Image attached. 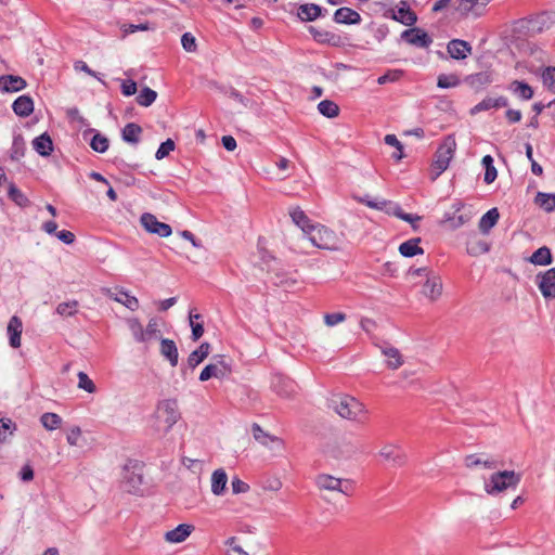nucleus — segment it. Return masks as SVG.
<instances>
[{
	"label": "nucleus",
	"instance_id": "c9c22d12",
	"mask_svg": "<svg viewBox=\"0 0 555 555\" xmlns=\"http://www.w3.org/2000/svg\"><path fill=\"white\" fill-rule=\"evenodd\" d=\"M141 133L142 128L140 125L135 122H129L124 127L121 131V138L127 143L138 144L140 141Z\"/></svg>",
	"mask_w": 555,
	"mask_h": 555
},
{
	"label": "nucleus",
	"instance_id": "c756f323",
	"mask_svg": "<svg viewBox=\"0 0 555 555\" xmlns=\"http://www.w3.org/2000/svg\"><path fill=\"white\" fill-rule=\"evenodd\" d=\"M160 354L169 361L171 366H176L178 364V348L172 339H160Z\"/></svg>",
	"mask_w": 555,
	"mask_h": 555
},
{
	"label": "nucleus",
	"instance_id": "cd10ccee",
	"mask_svg": "<svg viewBox=\"0 0 555 555\" xmlns=\"http://www.w3.org/2000/svg\"><path fill=\"white\" fill-rule=\"evenodd\" d=\"M12 109L20 117H28L34 112V101L29 95H21L13 102Z\"/></svg>",
	"mask_w": 555,
	"mask_h": 555
},
{
	"label": "nucleus",
	"instance_id": "8fccbe9b",
	"mask_svg": "<svg viewBox=\"0 0 555 555\" xmlns=\"http://www.w3.org/2000/svg\"><path fill=\"white\" fill-rule=\"evenodd\" d=\"M128 326L135 341L143 343L147 340L145 330L143 328L141 322L138 319L133 318L128 320Z\"/></svg>",
	"mask_w": 555,
	"mask_h": 555
},
{
	"label": "nucleus",
	"instance_id": "e2e57ef3",
	"mask_svg": "<svg viewBox=\"0 0 555 555\" xmlns=\"http://www.w3.org/2000/svg\"><path fill=\"white\" fill-rule=\"evenodd\" d=\"M490 249L489 247V244L485 241H478L477 243H475L474 245L467 247V253L470 255V256H477V255H480V254H486L488 253Z\"/></svg>",
	"mask_w": 555,
	"mask_h": 555
},
{
	"label": "nucleus",
	"instance_id": "6e6552de",
	"mask_svg": "<svg viewBox=\"0 0 555 555\" xmlns=\"http://www.w3.org/2000/svg\"><path fill=\"white\" fill-rule=\"evenodd\" d=\"M156 417L165 424L164 430L169 431L180 417L177 401L167 399L159 402Z\"/></svg>",
	"mask_w": 555,
	"mask_h": 555
},
{
	"label": "nucleus",
	"instance_id": "0e129e2a",
	"mask_svg": "<svg viewBox=\"0 0 555 555\" xmlns=\"http://www.w3.org/2000/svg\"><path fill=\"white\" fill-rule=\"evenodd\" d=\"M181 43L183 49L188 52H194L197 48L195 37L191 33L182 35Z\"/></svg>",
	"mask_w": 555,
	"mask_h": 555
},
{
	"label": "nucleus",
	"instance_id": "393cba45",
	"mask_svg": "<svg viewBox=\"0 0 555 555\" xmlns=\"http://www.w3.org/2000/svg\"><path fill=\"white\" fill-rule=\"evenodd\" d=\"M34 150L43 157L50 156L53 152V141L48 132H43L33 140Z\"/></svg>",
	"mask_w": 555,
	"mask_h": 555
},
{
	"label": "nucleus",
	"instance_id": "de8ad7c7",
	"mask_svg": "<svg viewBox=\"0 0 555 555\" xmlns=\"http://www.w3.org/2000/svg\"><path fill=\"white\" fill-rule=\"evenodd\" d=\"M157 98V92L149 87H144L138 94L135 101L139 105L149 107Z\"/></svg>",
	"mask_w": 555,
	"mask_h": 555
},
{
	"label": "nucleus",
	"instance_id": "4be33fe9",
	"mask_svg": "<svg viewBox=\"0 0 555 555\" xmlns=\"http://www.w3.org/2000/svg\"><path fill=\"white\" fill-rule=\"evenodd\" d=\"M482 454H468L464 459V464L467 468H474L476 466H483L486 469H495L500 466V462L494 459H483Z\"/></svg>",
	"mask_w": 555,
	"mask_h": 555
},
{
	"label": "nucleus",
	"instance_id": "dca6fc26",
	"mask_svg": "<svg viewBox=\"0 0 555 555\" xmlns=\"http://www.w3.org/2000/svg\"><path fill=\"white\" fill-rule=\"evenodd\" d=\"M333 20L337 24L357 25L360 24L361 15L353 9L343 7L335 11Z\"/></svg>",
	"mask_w": 555,
	"mask_h": 555
},
{
	"label": "nucleus",
	"instance_id": "f03ea898",
	"mask_svg": "<svg viewBox=\"0 0 555 555\" xmlns=\"http://www.w3.org/2000/svg\"><path fill=\"white\" fill-rule=\"evenodd\" d=\"M521 481V474L515 470H500L485 480V491L496 495L508 489L515 490Z\"/></svg>",
	"mask_w": 555,
	"mask_h": 555
},
{
	"label": "nucleus",
	"instance_id": "79ce46f5",
	"mask_svg": "<svg viewBox=\"0 0 555 555\" xmlns=\"http://www.w3.org/2000/svg\"><path fill=\"white\" fill-rule=\"evenodd\" d=\"M8 195L20 207H27L30 204L28 197L14 183H10Z\"/></svg>",
	"mask_w": 555,
	"mask_h": 555
},
{
	"label": "nucleus",
	"instance_id": "37998d69",
	"mask_svg": "<svg viewBox=\"0 0 555 555\" xmlns=\"http://www.w3.org/2000/svg\"><path fill=\"white\" fill-rule=\"evenodd\" d=\"M90 132H94V135L90 141L91 149L96 153H105L109 146L108 139L93 129H91Z\"/></svg>",
	"mask_w": 555,
	"mask_h": 555
},
{
	"label": "nucleus",
	"instance_id": "a211bd4d",
	"mask_svg": "<svg viewBox=\"0 0 555 555\" xmlns=\"http://www.w3.org/2000/svg\"><path fill=\"white\" fill-rule=\"evenodd\" d=\"M23 332V323L22 320L13 315L7 327V333L9 336V344L12 348H18L21 346V336Z\"/></svg>",
	"mask_w": 555,
	"mask_h": 555
},
{
	"label": "nucleus",
	"instance_id": "0eeeda50",
	"mask_svg": "<svg viewBox=\"0 0 555 555\" xmlns=\"http://www.w3.org/2000/svg\"><path fill=\"white\" fill-rule=\"evenodd\" d=\"M212 359L215 362L207 364L202 370V372L199 374L201 382H206V380L210 379L211 377L222 379V378L228 377L231 374L232 369H231L230 363L227 361L225 356L218 354V356H215Z\"/></svg>",
	"mask_w": 555,
	"mask_h": 555
},
{
	"label": "nucleus",
	"instance_id": "3c124183",
	"mask_svg": "<svg viewBox=\"0 0 555 555\" xmlns=\"http://www.w3.org/2000/svg\"><path fill=\"white\" fill-rule=\"evenodd\" d=\"M25 142L22 134L14 135L10 157L13 160H18L25 154Z\"/></svg>",
	"mask_w": 555,
	"mask_h": 555
},
{
	"label": "nucleus",
	"instance_id": "72a5a7b5",
	"mask_svg": "<svg viewBox=\"0 0 555 555\" xmlns=\"http://www.w3.org/2000/svg\"><path fill=\"white\" fill-rule=\"evenodd\" d=\"M500 214L498 208L489 209L479 220L478 228L481 233L487 234L499 221Z\"/></svg>",
	"mask_w": 555,
	"mask_h": 555
},
{
	"label": "nucleus",
	"instance_id": "412c9836",
	"mask_svg": "<svg viewBox=\"0 0 555 555\" xmlns=\"http://www.w3.org/2000/svg\"><path fill=\"white\" fill-rule=\"evenodd\" d=\"M327 12L326 9H323L322 7L314 4V3H306L301 4L298 8V17L304 22H312L317 20L318 17L323 16Z\"/></svg>",
	"mask_w": 555,
	"mask_h": 555
},
{
	"label": "nucleus",
	"instance_id": "4c0bfd02",
	"mask_svg": "<svg viewBox=\"0 0 555 555\" xmlns=\"http://www.w3.org/2000/svg\"><path fill=\"white\" fill-rule=\"evenodd\" d=\"M293 222L304 232L309 233L314 225L310 223V219L300 207H295L289 211Z\"/></svg>",
	"mask_w": 555,
	"mask_h": 555
},
{
	"label": "nucleus",
	"instance_id": "5701e85b",
	"mask_svg": "<svg viewBox=\"0 0 555 555\" xmlns=\"http://www.w3.org/2000/svg\"><path fill=\"white\" fill-rule=\"evenodd\" d=\"M27 86L24 78L14 75H3L0 77V89L4 92H17Z\"/></svg>",
	"mask_w": 555,
	"mask_h": 555
},
{
	"label": "nucleus",
	"instance_id": "052dcab7",
	"mask_svg": "<svg viewBox=\"0 0 555 555\" xmlns=\"http://www.w3.org/2000/svg\"><path fill=\"white\" fill-rule=\"evenodd\" d=\"M454 9L461 17H467L473 14L472 0H457Z\"/></svg>",
	"mask_w": 555,
	"mask_h": 555
},
{
	"label": "nucleus",
	"instance_id": "9d476101",
	"mask_svg": "<svg viewBox=\"0 0 555 555\" xmlns=\"http://www.w3.org/2000/svg\"><path fill=\"white\" fill-rule=\"evenodd\" d=\"M535 282L542 296L546 300L555 299V268L537 274Z\"/></svg>",
	"mask_w": 555,
	"mask_h": 555
},
{
	"label": "nucleus",
	"instance_id": "58836bf2",
	"mask_svg": "<svg viewBox=\"0 0 555 555\" xmlns=\"http://www.w3.org/2000/svg\"><path fill=\"white\" fill-rule=\"evenodd\" d=\"M508 89L521 100H530L533 96V89L525 81L514 80Z\"/></svg>",
	"mask_w": 555,
	"mask_h": 555
},
{
	"label": "nucleus",
	"instance_id": "c03bdc74",
	"mask_svg": "<svg viewBox=\"0 0 555 555\" xmlns=\"http://www.w3.org/2000/svg\"><path fill=\"white\" fill-rule=\"evenodd\" d=\"M202 319H203L202 314L195 313L193 310L190 311L189 321H190V326L192 330V339L194 341L198 340L204 334L203 323H195V320H202Z\"/></svg>",
	"mask_w": 555,
	"mask_h": 555
},
{
	"label": "nucleus",
	"instance_id": "bf43d9fd",
	"mask_svg": "<svg viewBox=\"0 0 555 555\" xmlns=\"http://www.w3.org/2000/svg\"><path fill=\"white\" fill-rule=\"evenodd\" d=\"M221 91H223L224 94L228 95L229 98H231V99L237 101L238 103H241L243 106H245V107L248 106L249 100L247 98H245L235 88H233V87H229L228 89L221 88Z\"/></svg>",
	"mask_w": 555,
	"mask_h": 555
},
{
	"label": "nucleus",
	"instance_id": "ddd939ff",
	"mask_svg": "<svg viewBox=\"0 0 555 555\" xmlns=\"http://www.w3.org/2000/svg\"><path fill=\"white\" fill-rule=\"evenodd\" d=\"M379 455L384 460L391 462L393 466H402L406 461L404 452L398 446L395 444L384 446L379 451Z\"/></svg>",
	"mask_w": 555,
	"mask_h": 555
},
{
	"label": "nucleus",
	"instance_id": "b1692460",
	"mask_svg": "<svg viewBox=\"0 0 555 555\" xmlns=\"http://www.w3.org/2000/svg\"><path fill=\"white\" fill-rule=\"evenodd\" d=\"M315 482L320 489H325L330 491H339L344 494H348V491L343 489V480L339 478H335L331 475L322 474L319 475L315 479Z\"/></svg>",
	"mask_w": 555,
	"mask_h": 555
},
{
	"label": "nucleus",
	"instance_id": "6e6d98bb",
	"mask_svg": "<svg viewBox=\"0 0 555 555\" xmlns=\"http://www.w3.org/2000/svg\"><path fill=\"white\" fill-rule=\"evenodd\" d=\"M176 147L175 141L172 139H167L165 142H163L158 150L155 153L156 159L160 160L169 155L170 152H172Z\"/></svg>",
	"mask_w": 555,
	"mask_h": 555
},
{
	"label": "nucleus",
	"instance_id": "6ab92c4d",
	"mask_svg": "<svg viewBox=\"0 0 555 555\" xmlns=\"http://www.w3.org/2000/svg\"><path fill=\"white\" fill-rule=\"evenodd\" d=\"M508 105L507 98L501 95L498 98H486L474 107L470 108V114L476 115L483 111H489L491 108H501L506 107Z\"/></svg>",
	"mask_w": 555,
	"mask_h": 555
},
{
	"label": "nucleus",
	"instance_id": "774afa93",
	"mask_svg": "<svg viewBox=\"0 0 555 555\" xmlns=\"http://www.w3.org/2000/svg\"><path fill=\"white\" fill-rule=\"evenodd\" d=\"M229 546V555H248L240 545L236 544V538L231 537L225 541Z\"/></svg>",
	"mask_w": 555,
	"mask_h": 555
},
{
	"label": "nucleus",
	"instance_id": "13d9d810",
	"mask_svg": "<svg viewBox=\"0 0 555 555\" xmlns=\"http://www.w3.org/2000/svg\"><path fill=\"white\" fill-rule=\"evenodd\" d=\"M78 387L86 390L89 393H93L96 389L94 383L89 378V376L85 372L78 373Z\"/></svg>",
	"mask_w": 555,
	"mask_h": 555
},
{
	"label": "nucleus",
	"instance_id": "e433bc0d",
	"mask_svg": "<svg viewBox=\"0 0 555 555\" xmlns=\"http://www.w3.org/2000/svg\"><path fill=\"white\" fill-rule=\"evenodd\" d=\"M534 266H548L553 262L551 249L547 246L538 248L529 258Z\"/></svg>",
	"mask_w": 555,
	"mask_h": 555
},
{
	"label": "nucleus",
	"instance_id": "7ed1b4c3",
	"mask_svg": "<svg viewBox=\"0 0 555 555\" xmlns=\"http://www.w3.org/2000/svg\"><path fill=\"white\" fill-rule=\"evenodd\" d=\"M143 463L128 460L122 469L121 488L124 491L135 495L143 494Z\"/></svg>",
	"mask_w": 555,
	"mask_h": 555
},
{
	"label": "nucleus",
	"instance_id": "5fc2aeb1",
	"mask_svg": "<svg viewBox=\"0 0 555 555\" xmlns=\"http://www.w3.org/2000/svg\"><path fill=\"white\" fill-rule=\"evenodd\" d=\"M78 301L77 300H69L66 302H61L56 307V313H59L62 317H72L77 313L78 309Z\"/></svg>",
	"mask_w": 555,
	"mask_h": 555
},
{
	"label": "nucleus",
	"instance_id": "49530a36",
	"mask_svg": "<svg viewBox=\"0 0 555 555\" xmlns=\"http://www.w3.org/2000/svg\"><path fill=\"white\" fill-rule=\"evenodd\" d=\"M40 422L47 430H54L62 424V417L56 413L47 412L40 416Z\"/></svg>",
	"mask_w": 555,
	"mask_h": 555
},
{
	"label": "nucleus",
	"instance_id": "9b49d317",
	"mask_svg": "<svg viewBox=\"0 0 555 555\" xmlns=\"http://www.w3.org/2000/svg\"><path fill=\"white\" fill-rule=\"evenodd\" d=\"M401 38L418 48H428L433 43V38L421 28L405 29L401 33Z\"/></svg>",
	"mask_w": 555,
	"mask_h": 555
},
{
	"label": "nucleus",
	"instance_id": "f704fd0d",
	"mask_svg": "<svg viewBox=\"0 0 555 555\" xmlns=\"http://www.w3.org/2000/svg\"><path fill=\"white\" fill-rule=\"evenodd\" d=\"M228 476L222 468L216 469L211 476V491L215 495H221L225 491Z\"/></svg>",
	"mask_w": 555,
	"mask_h": 555
},
{
	"label": "nucleus",
	"instance_id": "aec40b11",
	"mask_svg": "<svg viewBox=\"0 0 555 555\" xmlns=\"http://www.w3.org/2000/svg\"><path fill=\"white\" fill-rule=\"evenodd\" d=\"M465 83L475 91H480L489 86L492 81V74L490 72H479L465 77Z\"/></svg>",
	"mask_w": 555,
	"mask_h": 555
},
{
	"label": "nucleus",
	"instance_id": "7c9ffc66",
	"mask_svg": "<svg viewBox=\"0 0 555 555\" xmlns=\"http://www.w3.org/2000/svg\"><path fill=\"white\" fill-rule=\"evenodd\" d=\"M422 293L430 300H436L442 293V282L440 278H427L423 285Z\"/></svg>",
	"mask_w": 555,
	"mask_h": 555
},
{
	"label": "nucleus",
	"instance_id": "39448f33",
	"mask_svg": "<svg viewBox=\"0 0 555 555\" xmlns=\"http://www.w3.org/2000/svg\"><path fill=\"white\" fill-rule=\"evenodd\" d=\"M311 243L321 249L336 250L339 248V238L331 229L319 225L313 227L309 232Z\"/></svg>",
	"mask_w": 555,
	"mask_h": 555
},
{
	"label": "nucleus",
	"instance_id": "4468645a",
	"mask_svg": "<svg viewBox=\"0 0 555 555\" xmlns=\"http://www.w3.org/2000/svg\"><path fill=\"white\" fill-rule=\"evenodd\" d=\"M447 51L454 60H464L472 53V46L461 39H452L447 46Z\"/></svg>",
	"mask_w": 555,
	"mask_h": 555
},
{
	"label": "nucleus",
	"instance_id": "603ef678",
	"mask_svg": "<svg viewBox=\"0 0 555 555\" xmlns=\"http://www.w3.org/2000/svg\"><path fill=\"white\" fill-rule=\"evenodd\" d=\"M358 201L362 204H365L370 208H374L377 210H382L387 212V209H389L391 201L386 199H371L369 195H365L363 197H359Z\"/></svg>",
	"mask_w": 555,
	"mask_h": 555
},
{
	"label": "nucleus",
	"instance_id": "ea45409f",
	"mask_svg": "<svg viewBox=\"0 0 555 555\" xmlns=\"http://www.w3.org/2000/svg\"><path fill=\"white\" fill-rule=\"evenodd\" d=\"M388 215L396 216L397 218L404 220L412 224L413 229L416 227L414 225V222H417L421 220V217L417 215L406 214L402 210L400 205L391 202L389 209H387Z\"/></svg>",
	"mask_w": 555,
	"mask_h": 555
},
{
	"label": "nucleus",
	"instance_id": "f3484780",
	"mask_svg": "<svg viewBox=\"0 0 555 555\" xmlns=\"http://www.w3.org/2000/svg\"><path fill=\"white\" fill-rule=\"evenodd\" d=\"M308 30L312 38L319 43L333 47H338L341 43L340 36L332 31L318 29L314 26H309Z\"/></svg>",
	"mask_w": 555,
	"mask_h": 555
},
{
	"label": "nucleus",
	"instance_id": "20e7f679",
	"mask_svg": "<svg viewBox=\"0 0 555 555\" xmlns=\"http://www.w3.org/2000/svg\"><path fill=\"white\" fill-rule=\"evenodd\" d=\"M456 150V141L453 134L444 138L435 153V159L431 164V180H436L450 165Z\"/></svg>",
	"mask_w": 555,
	"mask_h": 555
},
{
	"label": "nucleus",
	"instance_id": "bb28decb",
	"mask_svg": "<svg viewBox=\"0 0 555 555\" xmlns=\"http://www.w3.org/2000/svg\"><path fill=\"white\" fill-rule=\"evenodd\" d=\"M382 353L388 359L387 367L390 370H397L403 364L402 354L399 349L390 346L389 344H385L380 346Z\"/></svg>",
	"mask_w": 555,
	"mask_h": 555
},
{
	"label": "nucleus",
	"instance_id": "1a4fd4ad",
	"mask_svg": "<svg viewBox=\"0 0 555 555\" xmlns=\"http://www.w3.org/2000/svg\"><path fill=\"white\" fill-rule=\"evenodd\" d=\"M140 222L147 232L157 234L160 237H167L172 233L169 224L158 221L157 218L150 212H144L140 218Z\"/></svg>",
	"mask_w": 555,
	"mask_h": 555
},
{
	"label": "nucleus",
	"instance_id": "c85d7f7f",
	"mask_svg": "<svg viewBox=\"0 0 555 555\" xmlns=\"http://www.w3.org/2000/svg\"><path fill=\"white\" fill-rule=\"evenodd\" d=\"M398 17L397 22L405 26H413L417 22V15L410 9L406 0H401L398 4Z\"/></svg>",
	"mask_w": 555,
	"mask_h": 555
},
{
	"label": "nucleus",
	"instance_id": "09e8293b",
	"mask_svg": "<svg viewBox=\"0 0 555 555\" xmlns=\"http://www.w3.org/2000/svg\"><path fill=\"white\" fill-rule=\"evenodd\" d=\"M535 202L546 212H552L555 210V194L539 192L535 196Z\"/></svg>",
	"mask_w": 555,
	"mask_h": 555
},
{
	"label": "nucleus",
	"instance_id": "338daca9",
	"mask_svg": "<svg viewBox=\"0 0 555 555\" xmlns=\"http://www.w3.org/2000/svg\"><path fill=\"white\" fill-rule=\"evenodd\" d=\"M402 75L401 70H388L377 79L378 85H385L398 80Z\"/></svg>",
	"mask_w": 555,
	"mask_h": 555
},
{
	"label": "nucleus",
	"instance_id": "f8f14e48",
	"mask_svg": "<svg viewBox=\"0 0 555 555\" xmlns=\"http://www.w3.org/2000/svg\"><path fill=\"white\" fill-rule=\"evenodd\" d=\"M273 390L283 398H291L297 392V385L291 378L275 376L272 382Z\"/></svg>",
	"mask_w": 555,
	"mask_h": 555
},
{
	"label": "nucleus",
	"instance_id": "423d86ee",
	"mask_svg": "<svg viewBox=\"0 0 555 555\" xmlns=\"http://www.w3.org/2000/svg\"><path fill=\"white\" fill-rule=\"evenodd\" d=\"M465 204L456 199L452 206L451 210L446 211L443 214V218L441 220V223L448 224L451 230H456L467 222L470 221L473 215L470 211H464Z\"/></svg>",
	"mask_w": 555,
	"mask_h": 555
},
{
	"label": "nucleus",
	"instance_id": "a18cd8bd",
	"mask_svg": "<svg viewBox=\"0 0 555 555\" xmlns=\"http://www.w3.org/2000/svg\"><path fill=\"white\" fill-rule=\"evenodd\" d=\"M318 111L320 114L327 118L337 117L339 114L338 105L331 100H323L318 104Z\"/></svg>",
	"mask_w": 555,
	"mask_h": 555
},
{
	"label": "nucleus",
	"instance_id": "473e14b6",
	"mask_svg": "<svg viewBox=\"0 0 555 555\" xmlns=\"http://www.w3.org/2000/svg\"><path fill=\"white\" fill-rule=\"evenodd\" d=\"M421 241H422L421 237H414V238H410V240L403 242L399 246V253L403 257H406V258H411L416 255H423L424 249L422 247H420V245H418L421 243Z\"/></svg>",
	"mask_w": 555,
	"mask_h": 555
},
{
	"label": "nucleus",
	"instance_id": "4d7b16f0",
	"mask_svg": "<svg viewBox=\"0 0 555 555\" xmlns=\"http://www.w3.org/2000/svg\"><path fill=\"white\" fill-rule=\"evenodd\" d=\"M542 81L552 93H555V67H547L543 70Z\"/></svg>",
	"mask_w": 555,
	"mask_h": 555
},
{
	"label": "nucleus",
	"instance_id": "680f3d73",
	"mask_svg": "<svg viewBox=\"0 0 555 555\" xmlns=\"http://www.w3.org/2000/svg\"><path fill=\"white\" fill-rule=\"evenodd\" d=\"M121 296L122 298H116V300L124 304L128 309L134 311L139 308V300L134 296L126 292H121Z\"/></svg>",
	"mask_w": 555,
	"mask_h": 555
},
{
	"label": "nucleus",
	"instance_id": "2f4dec72",
	"mask_svg": "<svg viewBox=\"0 0 555 555\" xmlns=\"http://www.w3.org/2000/svg\"><path fill=\"white\" fill-rule=\"evenodd\" d=\"M210 344L209 343H202L199 347L192 351L188 357V366L190 369H195L199 363H202L209 354L210 352Z\"/></svg>",
	"mask_w": 555,
	"mask_h": 555
},
{
	"label": "nucleus",
	"instance_id": "f257e3e1",
	"mask_svg": "<svg viewBox=\"0 0 555 555\" xmlns=\"http://www.w3.org/2000/svg\"><path fill=\"white\" fill-rule=\"evenodd\" d=\"M332 408L340 417L358 423H365L367 413L365 405L352 396L337 395L330 400Z\"/></svg>",
	"mask_w": 555,
	"mask_h": 555
},
{
	"label": "nucleus",
	"instance_id": "a19ab883",
	"mask_svg": "<svg viewBox=\"0 0 555 555\" xmlns=\"http://www.w3.org/2000/svg\"><path fill=\"white\" fill-rule=\"evenodd\" d=\"M254 438L263 446H269V442L282 444V440L278 437L267 434L258 424L253 425Z\"/></svg>",
	"mask_w": 555,
	"mask_h": 555
},
{
	"label": "nucleus",
	"instance_id": "a878e982",
	"mask_svg": "<svg viewBox=\"0 0 555 555\" xmlns=\"http://www.w3.org/2000/svg\"><path fill=\"white\" fill-rule=\"evenodd\" d=\"M194 530L192 525L180 524L175 529L169 530L165 533L166 541L170 543L183 542Z\"/></svg>",
	"mask_w": 555,
	"mask_h": 555
},
{
	"label": "nucleus",
	"instance_id": "2eb2a0df",
	"mask_svg": "<svg viewBox=\"0 0 555 555\" xmlns=\"http://www.w3.org/2000/svg\"><path fill=\"white\" fill-rule=\"evenodd\" d=\"M553 21L547 12L539 13L534 16H530L527 20L528 30L534 34H540L545 29H548Z\"/></svg>",
	"mask_w": 555,
	"mask_h": 555
},
{
	"label": "nucleus",
	"instance_id": "69168bd1",
	"mask_svg": "<svg viewBox=\"0 0 555 555\" xmlns=\"http://www.w3.org/2000/svg\"><path fill=\"white\" fill-rule=\"evenodd\" d=\"M347 315L343 312L326 313L324 315V323L327 326H334L346 320Z\"/></svg>",
	"mask_w": 555,
	"mask_h": 555
},
{
	"label": "nucleus",
	"instance_id": "864d4df0",
	"mask_svg": "<svg viewBox=\"0 0 555 555\" xmlns=\"http://www.w3.org/2000/svg\"><path fill=\"white\" fill-rule=\"evenodd\" d=\"M460 79L455 74H440L437 78V87L449 89L460 85Z\"/></svg>",
	"mask_w": 555,
	"mask_h": 555
}]
</instances>
